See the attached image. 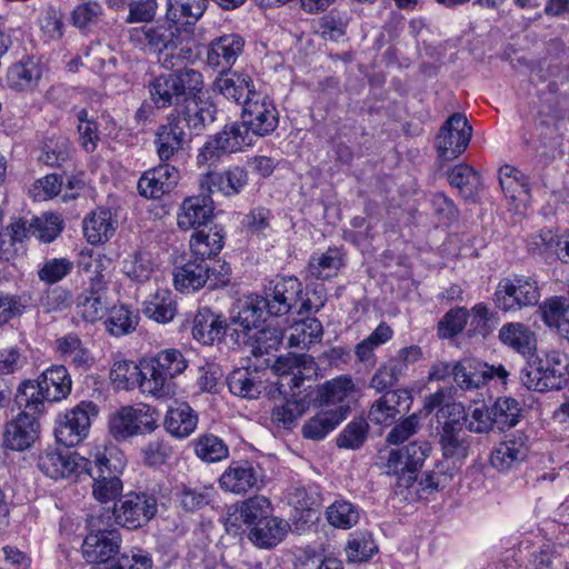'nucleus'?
<instances>
[{"instance_id":"f257e3e1","label":"nucleus","mask_w":569,"mask_h":569,"mask_svg":"<svg viewBox=\"0 0 569 569\" xmlns=\"http://www.w3.org/2000/svg\"><path fill=\"white\" fill-rule=\"evenodd\" d=\"M72 387L71 377L64 366L57 365L44 370L37 380L23 381L17 391L16 402L33 413H41L44 402L66 399Z\"/></svg>"},{"instance_id":"f03ea898","label":"nucleus","mask_w":569,"mask_h":569,"mask_svg":"<svg viewBox=\"0 0 569 569\" xmlns=\"http://www.w3.org/2000/svg\"><path fill=\"white\" fill-rule=\"evenodd\" d=\"M522 385L530 390L543 392L560 389L569 381V356L559 350H552L543 358L537 357L528 362L521 371Z\"/></svg>"},{"instance_id":"7ed1b4c3","label":"nucleus","mask_w":569,"mask_h":569,"mask_svg":"<svg viewBox=\"0 0 569 569\" xmlns=\"http://www.w3.org/2000/svg\"><path fill=\"white\" fill-rule=\"evenodd\" d=\"M230 267L220 261L212 264L199 258L184 263L173 273L174 287L179 291L199 290L206 286L216 289L229 282Z\"/></svg>"},{"instance_id":"20e7f679","label":"nucleus","mask_w":569,"mask_h":569,"mask_svg":"<svg viewBox=\"0 0 569 569\" xmlns=\"http://www.w3.org/2000/svg\"><path fill=\"white\" fill-rule=\"evenodd\" d=\"M98 415L97 406L91 401H82L56 421L54 437L66 447L79 445L89 433L91 421Z\"/></svg>"},{"instance_id":"39448f33","label":"nucleus","mask_w":569,"mask_h":569,"mask_svg":"<svg viewBox=\"0 0 569 569\" xmlns=\"http://www.w3.org/2000/svg\"><path fill=\"white\" fill-rule=\"evenodd\" d=\"M242 123L252 138L272 133L279 122V114L273 102L260 92H251L244 100Z\"/></svg>"},{"instance_id":"423d86ee","label":"nucleus","mask_w":569,"mask_h":569,"mask_svg":"<svg viewBox=\"0 0 569 569\" xmlns=\"http://www.w3.org/2000/svg\"><path fill=\"white\" fill-rule=\"evenodd\" d=\"M539 299L537 282L527 277L505 278L495 292L496 306L503 311L536 306Z\"/></svg>"},{"instance_id":"0eeeda50","label":"nucleus","mask_w":569,"mask_h":569,"mask_svg":"<svg viewBox=\"0 0 569 569\" xmlns=\"http://www.w3.org/2000/svg\"><path fill=\"white\" fill-rule=\"evenodd\" d=\"M157 512V501L144 493H128L114 505V523L127 529H137L146 525Z\"/></svg>"},{"instance_id":"6e6552de","label":"nucleus","mask_w":569,"mask_h":569,"mask_svg":"<svg viewBox=\"0 0 569 569\" xmlns=\"http://www.w3.org/2000/svg\"><path fill=\"white\" fill-rule=\"evenodd\" d=\"M158 427L154 412L149 407H122L109 421L111 435L120 440L151 432Z\"/></svg>"},{"instance_id":"1a4fd4ad","label":"nucleus","mask_w":569,"mask_h":569,"mask_svg":"<svg viewBox=\"0 0 569 569\" xmlns=\"http://www.w3.org/2000/svg\"><path fill=\"white\" fill-rule=\"evenodd\" d=\"M90 461L86 472L90 473L93 479L92 495L94 499L101 503H107L118 498L123 489L122 481L118 475L121 467L111 465V460L100 452L94 455L93 467Z\"/></svg>"},{"instance_id":"9d476101","label":"nucleus","mask_w":569,"mask_h":569,"mask_svg":"<svg viewBox=\"0 0 569 569\" xmlns=\"http://www.w3.org/2000/svg\"><path fill=\"white\" fill-rule=\"evenodd\" d=\"M472 129L461 113L452 114L441 127L437 136L439 157L451 160L460 156L468 147Z\"/></svg>"},{"instance_id":"9b49d317","label":"nucleus","mask_w":569,"mask_h":569,"mask_svg":"<svg viewBox=\"0 0 569 569\" xmlns=\"http://www.w3.org/2000/svg\"><path fill=\"white\" fill-rule=\"evenodd\" d=\"M102 520L91 519V526L97 527V532L89 533L82 543L83 558L90 563H101L112 558L120 548L121 537L117 530H108L111 526Z\"/></svg>"},{"instance_id":"f8f14e48","label":"nucleus","mask_w":569,"mask_h":569,"mask_svg":"<svg viewBox=\"0 0 569 569\" xmlns=\"http://www.w3.org/2000/svg\"><path fill=\"white\" fill-rule=\"evenodd\" d=\"M90 460L76 452L47 450L39 456V469L52 479L78 477L88 470Z\"/></svg>"},{"instance_id":"ddd939ff","label":"nucleus","mask_w":569,"mask_h":569,"mask_svg":"<svg viewBox=\"0 0 569 569\" xmlns=\"http://www.w3.org/2000/svg\"><path fill=\"white\" fill-rule=\"evenodd\" d=\"M301 293L302 284L296 277L280 278L270 283L262 300L269 315L282 316L297 305Z\"/></svg>"},{"instance_id":"4468645a","label":"nucleus","mask_w":569,"mask_h":569,"mask_svg":"<svg viewBox=\"0 0 569 569\" xmlns=\"http://www.w3.org/2000/svg\"><path fill=\"white\" fill-rule=\"evenodd\" d=\"M213 218V204L210 193L201 191L200 194L183 199L177 211V226L182 231L199 230L207 227Z\"/></svg>"},{"instance_id":"2eb2a0df","label":"nucleus","mask_w":569,"mask_h":569,"mask_svg":"<svg viewBox=\"0 0 569 569\" xmlns=\"http://www.w3.org/2000/svg\"><path fill=\"white\" fill-rule=\"evenodd\" d=\"M37 413L26 410L4 427L3 443L11 450L22 451L31 447L38 437Z\"/></svg>"},{"instance_id":"dca6fc26","label":"nucleus","mask_w":569,"mask_h":569,"mask_svg":"<svg viewBox=\"0 0 569 569\" xmlns=\"http://www.w3.org/2000/svg\"><path fill=\"white\" fill-rule=\"evenodd\" d=\"M529 452L528 437L517 432L499 442L490 456L491 466L506 472L522 462Z\"/></svg>"},{"instance_id":"f3484780","label":"nucleus","mask_w":569,"mask_h":569,"mask_svg":"<svg viewBox=\"0 0 569 569\" xmlns=\"http://www.w3.org/2000/svg\"><path fill=\"white\" fill-rule=\"evenodd\" d=\"M179 172L170 164H160L146 171L138 181L139 194L146 199H159L178 183Z\"/></svg>"},{"instance_id":"a211bd4d","label":"nucleus","mask_w":569,"mask_h":569,"mask_svg":"<svg viewBox=\"0 0 569 569\" xmlns=\"http://www.w3.org/2000/svg\"><path fill=\"white\" fill-rule=\"evenodd\" d=\"M248 183V173L244 168L236 166L223 172L211 171L200 180V190L211 194L217 190L224 196H236Z\"/></svg>"},{"instance_id":"6ab92c4d","label":"nucleus","mask_w":569,"mask_h":569,"mask_svg":"<svg viewBox=\"0 0 569 569\" xmlns=\"http://www.w3.org/2000/svg\"><path fill=\"white\" fill-rule=\"evenodd\" d=\"M187 134L180 114H171L157 131V153L161 161L170 160L187 143Z\"/></svg>"},{"instance_id":"aec40b11","label":"nucleus","mask_w":569,"mask_h":569,"mask_svg":"<svg viewBox=\"0 0 569 569\" xmlns=\"http://www.w3.org/2000/svg\"><path fill=\"white\" fill-rule=\"evenodd\" d=\"M410 402L407 390L386 391L372 403L368 418L375 425H390L399 413L409 409Z\"/></svg>"},{"instance_id":"412c9836","label":"nucleus","mask_w":569,"mask_h":569,"mask_svg":"<svg viewBox=\"0 0 569 569\" xmlns=\"http://www.w3.org/2000/svg\"><path fill=\"white\" fill-rule=\"evenodd\" d=\"M259 473L249 461H234L220 476L219 483L224 491L237 495L257 488Z\"/></svg>"},{"instance_id":"4be33fe9","label":"nucleus","mask_w":569,"mask_h":569,"mask_svg":"<svg viewBox=\"0 0 569 569\" xmlns=\"http://www.w3.org/2000/svg\"><path fill=\"white\" fill-rule=\"evenodd\" d=\"M499 182L505 196L517 210L526 208L530 201V186L527 176L511 166H502L499 170Z\"/></svg>"},{"instance_id":"5701e85b","label":"nucleus","mask_w":569,"mask_h":569,"mask_svg":"<svg viewBox=\"0 0 569 569\" xmlns=\"http://www.w3.org/2000/svg\"><path fill=\"white\" fill-rule=\"evenodd\" d=\"M174 32L163 26H142L129 30V40L136 47L159 54L161 51L171 47L176 40Z\"/></svg>"},{"instance_id":"b1692460","label":"nucleus","mask_w":569,"mask_h":569,"mask_svg":"<svg viewBox=\"0 0 569 569\" xmlns=\"http://www.w3.org/2000/svg\"><path fill=\"white\" fill-rule=\"evenodd\" d=\"M355 392V383L349 376H340L327 381L320 389L318 400L325 409L346 407V416L350 410V398Z\"/></svg>"},{"instance_id":"393cba45","label":"nucleus","mask_w":569,"mask_h":569,"mask_svg":"<svg viewBox=\"0 0 569 569\" xmlns=\"http://www.w3.org/2000/svg\"><path fill=\"white\" fill-rule=\"evenodd\" d=\"M244 47L242 37L236 33L223 34L209 44L207 62L211 67H227L232 64Z\"/></svg>"},{"instance_id":"a878e982","label":"nucleus","mask_w":569,"mask_h":569,"mask_svg":"<svg viewBox=\"0 0 569 569\" xmlns=\"http://www.w3.org/2000/svg\"><path fill=\"white\" fill-rule=\"evenodd\" d=\"M139 389L157 399L170 398L176 393V383L169 382L150 359L140 362Z\"/></svg>"},{"instance_id":"bb28decb","label":"nucleus","mask_w":569,"mask_h":569,"mask_svg":"<svg viewBox=\"0 0 569 569\" xmlns=\"http://www.w3.org/2000/svg\"><path fill=\"white\" fill-rule=\"evenodd\" d=\"M346 407L325 409L308 419L302 426V436L310 440H321L346 419Z\"/></svg>"},{"instance_id":"cd10ccee","label":"nucleus","mask_w":569,"mask_h":569,"mask_svg":"<svg viewBox=\"0 0 569 569\" xmlns=\"http://www.w3.org/2000/svg\"><path fill=\"white\" fill-rule=\"evenodd\" d=\"M273 368L280 376H291L290 382L293 387H299L302 380L317 375V365L313 358L305 353L281 357L276 361Z\"/></svg>"},{"instance_id":"c85d7f7f","label":"nucleus","mask_w":569,"mask_h":569,"mask_svg":"<svg viewBox=\"0 0 569 569\" xmlns=\"http://www.w3.org/2000/svg\"><path fill=\"white\" fill-rule=\"evenodd\" d=\"M184 107L182 110L183 128L188 127L190 130L199 134L207 124L213 122L216 114V107L209 100H203L200 97H192L184 99Z\"/></svg>"},{"instance_id":"c756f323","label":"nucleus","mask_w":569,"mask_h":569,"mask_svg":"<svg viewBox=\"0 0 569 569\" xmlns=\"http://www.w3.org/2000/svg\"><path fill=\"white\" fill-rule=\"evenodd\" d=\"M226 321L209 308H202L193 319L192 336L202 345H212L226 333Z\"/></svg>"},{"instance_id":"7c9ffc66","label":"nucleus","mask_w":569,"mask_h":569,"mask_svg":"<svg viewBox=\"0 0 569 569\" xmlns=\"http://www.w3.org/2000/svg\"><path fill=\"white\" fill-rule=\"evenodd\" d=\"M289 529L290 525L286 520L270 516L251 528L249 538L256 546L269 549L279 545Z\"/></svg>"},{"instance_id":"2f4dec72","label":"nucleus","mask_w":569,"mask_h":569,"mask_svg":"<svg viewBox=\"0 0 569 569\" xmlns=\"http://www.w3.org/2000/svg\"><path fill=\"white\" fill-rule=\"evenodd\" d=\"M197 423L198 416L186 402H177L169 407L163 421L166 430L177 438H186L191 435Z\"/></svg>"},{"instance_id":"473e14b6","label":"nucleus","mask_w":569,"mask_h":569,"mask_svg":"<svg viewBox=\"0 0 569 569\" xmlns=\"http://www.w3.org/2000/svg\"><path fill=\"white\" fill-rule=\"evenodd\" d=\"M207 9V0H168L166 18L178 26H193Z\"/></svg>"},{"instance_id":"72a5a7b5","label":"nucleus","mask_w":569,"mask_h":569,"mask_svg":"<svg viewBox=\"0 0 569 569\" xmlns=\"http://www.w3.org/2000/svg\"><path fill=\"white\" fill-rule=\"evenodd\" d=\"M142 312L158 323L170 322L177 313V303L172 292L168 289H158L143 302Z\"/></svg>"},{"instance_id":"f704fd0d","label":"nucleus","mask_w":569,"mask_h":569,"mask_svg":"<svg viewBox=\"0 0 569 569\" xmlns=\"http://www.w3.org/2000/svg\"><path fill=\"white\" fill-rule=\"evenodd\" d=\"M224 234L222 230L214 227H204L197 230L190 239V249L192 253L204 260L217 256L223 248Z\"/></svg>"},{"instance_id":"c9c22d12","label":"nucleus","mask_w":569,"mask_h":569,"mask_svg":"<svg viewBox=\"0 0 569 569\" xmlns=\"http://www.w3.org/2000/svg\"><path fill=\"white\" fill-rule=\"evenodd\" d=\"M117 221L109 209H98L84 219L83 231L88 241L92 244L103 243L113 236Z\"/></svg>"},{"instance_id":"e433bc0d","label":"nucleus","mask_w":569,"mask_h":569,"mask_svg":"<svg viewBox=\"0 0 569 569\" xmlns=\"http://www.w3.org/2000/svg\"><path fill=\"white\" fill-rule=\"evenodd\" d=\"M111 261L104 256L82 257L79 268L80 272L87 279L84 289L94 290L96 293L106 292L107 277Z\"/></svg>"},{"instance_id":"4c0bfd02","label":"nucleus","mask_w":569,"mask_h":569,"mask_svg":"<svg viewBox=\"0 0 569 569\" xmlns=\"http://www.w3.org/2000/svg\"><path fill=\"white\" fill-rule=\"evenodd\" d=\"M214 90L221 93L224 98L239 102L243 97L248 98L251 92V79L248 74L236 71H223L214 80Z\"/></svg>"},{"instance_id":"58836bf2","label":"nucleus","mask_w":569,"mask_h":569,"mask_svg":"<svg viewBox=\"0 0 569 569\" xmlns=\"http://www.w3.org/2000/svg\"><path fill=\"white\" fill-rule=\"evenodd\" d=\"M323 328L317 318H306L295 322L288 329V345L299 349H308L321 340Z\"/></svg>"},{"instance_id":"ea45409f","label":"nucleus","mask_w":569,"mask_h":569,"mask_svg":"<svg viewBox=\"0 0 569 569\" xmlns=\"http://www.w3.org/2000/svg\"><path fill=\"white\" fill-rule=\"evenodd\" d=\"M499 339L523 356L531 355L537 347L535 333L519 322L505 325L499 331Z\"/></svg>"},{"instance_id":"a19ab883","label":"nucleus","mask_w":569,"mask_h":569,"mask_svg":"<svg viewBox=\"0 0 569 569\" xmlns=\"http://www.w3.org/2000/svg\"><path fill=\"white\" fill-rule=\"evenodd\" d=\"M76 313L87 322H96L108 311L106 292L83 289L74 302Z\"/></svg>"},{"instance_id":"79ce46f5","label":"nucleus","mask_w":569,"mask_h":569,"mask_svg":"<svg viewBox=\"0 0 569 569\" xmlns=\"http://www.w3.org/2000/svg\"><path fill=\"white\" fill-rule=\"evenodd\" d=\"M227 382L231 393L247 399L258 398L264 388L262 381L258 377V372L250 371L247 368L233 370L228 376Z\"/></svg>"},{"instance_id":"37998d69","label":"nucleus","mask_w":569,"mask_h":569,"mask_svg":"<svg viewBox=\"0 0 569 569\" xmlns=\"http://www.w3.org/2000/svg\"><path fill=\"white\" fill-rule=\"evenodd\" d=\"M237 308V313L232 316V323L238 326L244 333L257 328L262 320L263 312L267 311L262 298L258 296L240 300Z\"/></svg>"},{"instance_id":"c03bdc74","label":"nucleus","mask_w":569,"mask_h":569,"mask_svg":"<svg viewBox=\"0 0 569 569\" xmlns=\"http://www.w3.org/2000/svg\"><path fill=\"white\" fill-rule=\"evenodd\" d=\"M176 73L157 77L149 86L152 101L158 108L179 103L182 99Z\"/></svg>"},{"instance_id":"a18cd8bd","label":"nucleus","mask_w":569,"mask_h":569,"mask_svg":"<svg viewBox=\"0 0 569 569\" xmlns=\"http://www.w3.org/2000/svg\"><path fill=\"white\" fill-rule=\"evenodd\" d=\"M214 137L218 143H220V149L224 150L227 153L237 152L254 143L252 134L249 133L242 122H233L224 126Z\"/></svg>"},{"instance_id":"49530a36","label":"nucleus","mask_w":569,"mask_h":569,"mask_svg":"<svg viewBox=\"0 0 569 569\" xmlns=\"http://www.w3.org/2000/svg\"><path fill=\"white\" fill-rule=\"evenodd\" d=\"M56 351L63 359H69L78 367H89L92 358L87 348L83 347L77 333H68L56 340Z\"/></svg>"},{"instance_id":"de8ad7c7","label":"nucleus","mask_w":569,"mask_h":569,"mask_svg":"<svg viewBox=\"0 0 569 569\" xmlns=\"http://www.w3.org/2000/svg\"><path fill=\"white\" fill-rule=\"evenodd\" d=\"M326 517L332 527L348 530L359 522L360 512L356 505L339 499L327 507Z\"/></svg>"},{"instance_id":"09e8293b","label":"nucleus","mask_w":569,"mask_h":569,"mask_svg":"<svg viewBox=\"0 0 569 569\" xmlns=\"http://www.w3.org/2000/svg\"><path fill=\"white\" fill-rule=\"evenodd\" d=\"M342 267V254L337 248H329L320 256L312 257L308 271L315 279L327 280L337 274Z\"/></svg>"},{"instance_id":"8fccbe9b","label":"nucleus","mask_w":569,"mask_h":569,"mask_svg":"<svg viewBox=\"0 0 569 569\" xmlns=\"http://www.w3.org/2000/svg\"><path fill=\"white\" fill-rule=\"evenodd\" d=\"M492 420L499 429L515 427L521 416L519 402L510 397L498 398L490 407Z\"/></svg>"},{"instance_id":"3c124183","label":"nucleus","mask_w":569,"mask_h":569,"mask_svg":"<svg viewBox=\"0 0 569 569\" xmlns=\"http://www.w3.org/2000/svg\"><path fill=\"white\" fill-rule=\"evenodd\" d=\"M151 360L169 382H174V378L181 375L188 367L187 359L178 349L161 350Z\"/></svg>"},{"instance_id":"603ef678","label":"nucleus","mask_w":569,"mask_h":569,"mask_svg":"<svg viewBox=\"0 0 569 569\" xmlns=\"http://www.w3.org/2000/svg\"><path fill=\"white\" fill-rule=\"evenodd\" d=\"M139 316L124 306L113 307L104 322L106 329L116 337L128 335L136 330Z\"/></svg>"},{"instance_id":"864d4df0","label":"nucleus","mask_w":569,"mask_h":569,"mask_svg":"<svg viewBox=\"0 0 569 569\" xmlns=\"http://www.w3.org/2000/svg\"><path fill=\"white\" fill-rule=\"evenodd\" d=\"M450 184L459 190L461 196L470 199L477 192L479 177L473 168L467 164H457L448 172Z\"/></svg>"},{"instance_id":"5fc2aeb1","label":"nucleus","mask_w":569,"mask_h":569,"mask_svg":"<svg viewBox=\"0 0 569 569\" xmlns=\"http://www.w3.org/2000/svg\"><path fill=\"white\" fill-rule=\"evenodd\" d=\"M307 409V402L302 399H281L272 408L271 419L274 423L290 428Z\"/></svg>"},{"instance_id":"6e6d98bb","label":"nucleus","mask_w":569,"mask_h":569,"mask_svg":"<svg viewBox=\"0 0 569 569\" xmlns=\"http://www.w3.org/2000/svg\"><path fill=\"white\" fill-rule=\"evenodd\" d=\"M62 230V219L56 213H44L28 223V232L43 242H51Z\"/></svg>"},{"instance_id":"4d7b16f0","label":"nucleus","mask_w":569,"mask_h":569,"mask_svg":"<svg viewBox=\"0 0 569 569\" xmlns=\"http://www.w3.org/2000/svg\"><path fill=\"white\" fill-rule=\"evenodd\" d=\"M194 452L198 458L207 462L221 461L229 455L223 440L213 435L200 436L194 441Z\"/></svg>"},{"instance_id":"13d9d810","label":"nucleus","mask_w":569,"mask_h":569,"mask_svg":"<svg viewBox=\"0 0 569 569\" xmlns=\"http://www.w3.org/2000/svg\"><path fill=\"white\" fill-rule=\"evenodd\" d=\"M39 78V69L33 62L16 63L8 71V83L18 91L32 89Z\"/></svg>"},{"instance_id":"bf43d9fd","label":"nucleus","mask_w":569,"mask_h":569,"mask_svg":"<svg viewBox=\"0 0 569 569\" xmlns=\"http://www.w3.org/2000/svg\"><path fill=\"white\" fill-rule=\"evenodd\" d=\"M236 511L244 523L254 527L270 517L271 508L266 497L254 496L243 501Z\"/></svg>"},{"instance_id":"052dcab7","label":"nucleus","mask_w":569,"mask_h":569,"mask_svg":"<svg viewBox=\"0 0 569 569\" xmlns=\"http://www.w3.org/2000/svg\"><path fill=\"white\" fill-rule=\"evenodd\" d=\"M140 365L133 361H116L110 371V379L117 389L131 390L139 386Z\"/></svg>"},{"instance_id":"680f3d73","label":"nucleus","mask_w":569,"mask_h":569,"mask_svg":"<svg viewBox=\"0 0 569 569\" xmlns=\"http://www.w3.org/2000/svg\"><path fill=\"white\" fill-rule=\"evenodd\" d=\"M452 376L461 389H477L485 385V373H482L481 363L475 366L470 360L453 365Z\"/></svg>"},{"instance_id":"e2e57ef3","label":"nucleus","mask_w":569,"mask_h":569,"mask_svg":"<svg viewBox=\"0 0 569 569\" xmlns=\"http://www.w3.org/2000/svg\"><path fill=\"white\" fill-rule=\"evenodd\" d=\"M442 455L452 463L461 462L469 455L470 441L465 432L440 435Z\"/></svg>"},{"instance_id":"0e129e2a","label":"nucleus","mask_w":569,"mask_h":569,"mask_svg":"<svg viewBox=\"0 0 569 569\" xmlns=\"http://www.w3.org/2000/svg\"><path fill=\"white\" fill-rule=\"evenodd\" d=\"M346 551L351 561L361 562L371 558L378 551V546L371 533L357 532L349 539Z\"/></svg>"},{"instance_id":"69168bd1","label":"nucleus","mask_w":569,"mask_h":569,"mask_svg":"<svg viewBox=\"0 0 569 569\" xmlns=\"http://www.w3.org/2000/svg\"><path fill=\"white\" fill-rule=\"evenodd\" d=\"M122 270L127 277L138 282H146L154 271V263L147 253L137 252L123 261Z\"/></svg>"},{"instance_id":"338daca9","label":"nucleus","mask_w":569,"mask_h":569,"mask_svg":"<svg viewBox=\"0 0 569 569\" xmlns=\"http://www.w3.org/2000/svg\"><path fill=\"white\" fill-rule=\"evenodd\" d=\"M439 418L442 419V430L440 435L463 432L467 423V413L461 403H445L439 410Z\"/></svg>"},{"instance_id":"774afa93","label":"nucleus","mask_w":569,"mask_h":569,"mask_svg":"<svg viewBox=\"0 0 569 569\" xmlns=\"http://www.w3.org/2000/svg\"><path fill=\"white\" fill-rule=\"evenodd\" d=\"M539 312L548 327L559 330L560 325L569 315V303L565 298L552 297L539 306Z\"/></svg>"}]
</instances>
